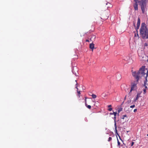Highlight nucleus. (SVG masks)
<instances>
[{
	"instance_id": "1",
	"label": "nucleus",
	"mask_w": 148,
	"mask_h": 148,
	"mask_svg": "<svg viewBox=\"0 0 148 148\" xmlns=\"http://www.w3.org/2000/svg\"><path fill=\"white\" fill-rule=\"evenodd\" d=\"M135 3L133 4L134 9L136 10H138V4L140 6L142 11V13L144 14L147 11V0H134Z\"/></svg>"
},
{
	"instance_id": "2",
	"label": "nucleus",
	"mask_w": 148,
	"mask_h": 148,
	"mask_svg": "<svg viewBox=\"0 0 148 148\" xmlns=\"http://www.w3.org/2000/svg\"><path fill=\"white\" fill-rule=\"evenodd\" d=\"M145 66H142L140 68L138 71H134L132 73V75L136 81L138 82L139 79L141 78L143 76L145 75L144 72Z\"/></svg>"
},
{
	"instance_id": "3",
	"label": "nucleus",
	"mask_w": 148,
	"mask_h": 148,
	"mask_svg": "<svg viewBox=\"0 0 148 148\" xmlns=\"http://www.w3.org/2000/svg\"><path fill=\"white\" fill-rule=\"evenodd\" d=\"M140 35L143 39H148V29L145 23H142L140 29Z\"/></svg>"
},
{
	"instance_id": "4",
	"label": "nucleus",
	"mask_w": 148,
	"mask_h": 148,
	"mask_svg": "<svg viewBox=\"0 0 148 148\" xmlns=\"http://www.w3.org/2000/svg\"><path fill=\"white\" fill-rule=\"evenodd\" d=\"M138 83V82L135 81L131 83V88L129 93H131L132 91L135 90L136 89V85Z\"/></svg>"
},
{
	"instance_id": "5",
	"label": "nucleus",
	"mask_w": 148,
	"mask_h": 148,
	"mask_svg": "<svg viewBox=\"0 0 148 148\" xmlns=\"http://www.w3.org/2000/svg\"><path fill=\"white\" fill-rule=\"evenodd\" d=\"M109 12L108 10L102 14V17L103 20L107 19L109 17Z\"/></svg>"
},
{
	"instance_id": "6",
	"label": "nucleus",
	"mask_w": 148,
	"mask_h": 148,
	"mask_svg": "<svg viewBox=\"0 0 148 148\" xmlns=\"http://www.w3.org/2000/svg\"><path fill=\"white\" fill-rule=\"evenodd\" d=\"M106 7L108 9L109 8H111L112 7V5L109 3H106Z\"/></svg>"
},
{
	"instance_id": "7",
	"label": "nucleus",
	"mask_w": 148,
	"mask_h": 148,
	"mask_svg": "<svg viewBox=\"0 0 148 148\" xmlns=\"http://www.w3.org/2000/svg\"><path fill=\"white\" fill-rule=\"evenodd\" d=\"M89 47L92 49V51L94 48V44L92 43H90L89 45Z\"/></svg>"
},
{
	"instance_id": "8",
	"label": "nucleus",
	"mask_w": 148,
	"mask_h": 148,
	"mask_svg": "<svg viewBox=\"0 0 148 148\" xmlns=\"http://www.w3.org/2000/svg\"><path fill=\"white\" fill-rule=\"evenodd\" d=\"M140 94H141V93H137V95H136V99L134 100V101H137L138 99V98L140 97Z\"/></svg>"
},
{
	"instance_id": "9",
	"label": "nucleus",
	"mask_w": 148,
	"mask_h": 148,
	"mask_svg": "<svg viewBox=\"0 0 148 148\" xmlns=\"http://www.w3.org/2000/svg\"><path fill=\"white\" fill-rule=\"evenodd\" d=\"M85 104L86 106L88 109H90L91 108V106L90 105H88L87 103H86V99L85 100Z\"/></svg>"
},
{
	"instance_id": "10",
	"label": "nucleus",
	"mask_w": 148,
	"mask_h": 148,
	"mask_svg": "<svg viewBox=\"0 0 148 148\" xmlns=\"http://www.w3.org/2000/svg\"><path fill=\"white\" fill-rule=\"evenodd\" d=\"M140 20L139 18H138V21L137 24V26L140 27Z\"/></svg>"
},
{
	"instance_id": "11",
	"label": "nucleus",
	"mask_w": 148,
	"mask_h": 148,
	"mask_svg": "<svg viewBox=\"0 0 148 148\" xmlns=\"http://www.w3.org/2000/svg\"><path fill=\"white\" fill-rule=\"evenodd\" d=\"M75 88L77 89V92L78 94V95L79 96V97H80V91H78V89L77 88V86H76Z\"/></svg>"
},
{
	"instance_id": "12",
	"label": "nucleus",
	"mask_w": 148,
	"mask_h": 148,
	"mask_svg": "<svg viewBox=\"0 0 148 148\" xmlns=\"http://www.w3.org/2000/svg\"><path fill=\"white\" fill-rule=\"evenodd\" d=\"M134 26L135 27V29H136V32H137V33H138V30L139 29V26H136V27L134 23Z\"/></svg>"
},
{
	"instance_id": "13",
	"label": "nucleus",
	"mask_w": 148,
	"mask_h": 148,
	"mask_svg": "<svg viewBox=\"0 0 148 148\" xmlns=\"http://www.w3.org/2000/svg\"><path fill=\"white\" fill-rule=\"evenodd\" d=\"M147 77L146 76L145 77V80L144 81V84H147Z\"/></svg>"
},
{
	"instance_id": "14",
	"label": "nucleus",
	"mask_w": 148,
	"mask_h": 148,
	"mask_svg": "<svg viewBox=\"0 0 148 148\" xmlns=\"http://www.w3.org/2000/svg\"><path fill=\"white\" fill-rule=\"evenodd\" d=\"M92 97L94 99L96 98L97 97V96L95 94H92Z\"/></svg>"
},
{
	"instance_id": "15",
	"label": "nucleus",
	"mask_w": 148,
	"mask_h": 148,
	"mask_svg": "<svg viewBox=\"0 0 148 148\" xmlns=\"http://www.w3.org/2000/svg\"><path fill=\"white\" fill-rule=\"evenodd\" d=\"M114 126H115V128L116 132L117 134V130H116V121H115V122H114Z\"/></svg>"
},
{
	"instance_id": "16",
	"label": "nucleus",
	"mask_w": 148,
	"mask_h": 148,
	"mask_svg": "<svg viewBox=\"0 0 148 148\" xmlns=\"http://www.w3.org/2000/svg\"><path fill=\"white\" fill-rule=\"evenodd\" d=\"M125 117H127V115H123L122 116V117H121V119H124Z\"/></svg>"
},
{
	"instance_id": "17",
	"label": "nucleus",
	"mask_w": 148,
	"mask_h": 148,
	"mask_svg": "<svg viewBox=\"0 0 148 148\" xmlns=\"http://www.w3.org/2000/svg\"><path fill=\"white\" fill-rule=\"evenodd\" d=\"M122 108H120L118 110V113H119L120 112L122 111Z\"/></svg>"
},
{
	"instance_id": "18",
	"label": "nucleus",
	"mask_w": 148,
	"mask_h": 148,
	"mask_svg": "<svg viewBox=\"0 0 148 148\" xmlns=\"http://www.w3.org/2000/svg\"><path fill=\"white\" fill-rule=\"evenodd\" d=\"M117 140L118 145L119 146L120 144V143L119 142V140L118 139V138L117 137Z\"/></svg>"
},
{
	"instance_id": "19",
	"label": "nucleus",
	"mask_w": 148,
	"mask_h": 148,
	"mask_svg": "<svg viewBox=\"0 0 148 148\" xmlns=\"http://www.w3.org/2000/svg\"><path fill=\"white\" fill-rule=\"evenodd\" d=\"M112 140V138L111 137H110L108 140V141L109 142L110 141Z\"/></svg>"
},
{
	"instance_id": "20",
	"label": "nucleus",
	"mask_w": 148,
	"mask_h": 148,
	"mask_svg": "<svg viewBox=\"0 0 148 148\" xmlns=\"http://www.w3.org/2000/svg\"><path fill=\"white\" fill-rule=\"evenodd\" d=\"M134 33H135V35H134V36L135 37H136V36H138V38L139 37V35L138 34V33H137V34L136 35V33H135V32Z\"/></svg>"
},
{
	"instance_id": "21",
	"label": "nucleus",
	"mask_w": 148,
	"mask_h": 148,
	"mask_svg": "<svg viewBox=\"0 0 148 148\" xmlns=\"http://www.w3.org/2000/svg\"><path fill=\"white\" fill-rule=\"evenodd\" d=\"M117 75L119 77V79H120L121 78V75L119 74H118Z\"/></svg>"
},
{
	"instance_id": "22",
	"label": "nucleus",
	"mask_w": 148,
	"mask_h": 148,
	"mask_svg": "<svg viewBox=\"0 0 148 148\" xmlns=\"http://www.w3.org/2000/svg\"><path fill=\"white\" fill-rule=\"evenodd\" d=\"M144 94H145L146 92V89H144L143 90Z\"/></svg>"
},
{
	"instance_id": "23",
	"label": "nucleus",
	"mask_w": 148,
	"mask_h": 148,
	"mask_svg": "<svg viewBox=\"0 0 148 148\" xmlns=\"http://www.w3.org/2000/svg\"><path fill=\"white\" fill-rule=\"evenodd\" d=\"M116 114L117 113L116 112H113V114L114 116H116Z\"/></svg>"
},
{
	"instance_id": "24",
	"label": "nucleus",
	"mask_w": 148,
	"mask_h": 148,
	"mask_svg": "<svg viewBox=\"0 0 148 148\" xmlns=\"http://www.w3.org/2000/svg\"><path fill=\"white\" fill-rule=\"evenodd\" d=\"M112 108H109L108 109V110L110 111H112Z\"/></svg>"
},
{
	"instance_id": "25",
	"label": "nucleus",
	"mask_w": 148,
	"mask_h": 148,
	"mask_svg": "<svg viewBox=\"0 0 148 148\" xmlns=\"http://www.w3.org/2000/svg\"><path fill=\"white\" fill-rule=\"evenodd\" d=\"M114 120V122H115V121H116V116H114L113 118Z\"/></svg>"
},
{
	"instance_id": "26",
	"label": "nucleus",
	"mask_w": 148,
	"mask_h": 148,
	"mask_svg": "<svg viewBox=\"0 0 148 148\" xmlns=\"http://www.w3.org/2000/svg\"><path fill=\"white\" fill-rule=\"evenodd\" d=\"M135 106V105H132V106H130V108H134Z\"/></svg>"
},
{
	"instance_id": "27",
	"label": "nucleus",
	"mask_w": 148,
	"mask_h": 148,
	"mask_svg": "<svg viewBox=\"0 0 148 148\" xmlns=\"http://www.w3.org/2000/svg\"><path fill=\"white\" fill-rule=\"evenodd\" d=\"M131 100L130 99L128 100L127 101V102L128 103H131Z\"/></svg>"
},
{
	"instance_id": "28",
	"label": "nucleus",
	"mask_w": 148,
	"mask_h": 148,
	"mask_svg": "<svg viewBox=\"0 0 148 148\" xmlns=\"http://www.w3.org/2000/svg\"><path fill=\"white\" fill-rule=\"evenodd\" d=\"M146 84H144V86L145 87V89L146 90L147 89V87L146 86Z\"/></svg>"
},
{
	"instance_id": "29",
	"label": "nucleus",
	"mask_w": 148,
	"mask_h": 148,
	"mask_svg": "<svg viewBox=\"0 0 148 148\" xmlns=\"http://www.w3.org/2000/svg\"><path fill=\"white\" fill-rule=\"evenodd\" d=\"M107 107H108V108H111V107H112V106H111V105H109Z\"/></svg>"
},
{
	"instance_id": "30",
	"label": "nucleus",
	"mask_w": 148,
	"mask_h": 148,
	"mask_svg": "<svg viewBox=\"0 0 148 148\" xmlns=\"http://www.w3.org/2000/svg\"><path fill=\"white\" fill-rule=\"evenodd\" d=\"M134 142H132L131 143V146H133V145H134Z\"/></svg>"
},
{
	"instance_id": "31",
	"label": "nucleus",
	"mask_w": 148,
	"mask_h": 148,
	"mask_svg": "<svg viewBox=\"0 0 148 148\" xmlns=\"http://www.w3.org/2000/svg\"><path fill=\"white\" fill-rule=\"evenodd\" d=\"M148 76V70L147 71V72L146 75V77H147Z\"/></svg>"
},
{
	"instance_id": "32",
	"label": "nucleus",
	"mask_w": 148,
	"mask_h": 148,
	"mask_svg": "<svg viewBox=\"0 0 148 148\" xmlns=\"http://www.w3.org/2000/svg\"><path fill=\"white\" fill-rule=\"evenodd\" d=\"M137 109H135L134 110V112H135L137 111Z\"/></svg>"
},
{
	"instance_id": "33",
	"label": "nucleus",
	"mask_w": 148,
	"mask_h": 148,
	"mask_svg": "<svg viewBox=\"0 0 148 148\" xmlns=\"http://www.w3.org/2000/svg\"><path fill=\"white\" fill-rule=\"evenodd\" d=\"M104 93H103L102 94V95H103V96L104 97H106V95H104L103 96V95H104Z\"/></svg>"
},
{
	"instance_id": "34",
	"label": "nucleus",
	"mask_w": 148,
	"mask_h": 148,
	"mask_svg": "<svg viewBox=\"0 0 148 148\" xmlns=\"http://www.w3.org/2000/svg\"><path fill=\"white\" fill-rule=\"evenodd\" d=\"M86 42H89V40H88V39L86 40Z\"/></svg>"
},
{
	"instance_id": "35",
	"label": "nucleus",
	"mask_w": 148,
	"mask_h": 148,
	"mask_svg": "<svg viewBox=\"0 0 148 148\" xmlns=\"http://www.w3.org/2000/svg\"><path fill=\"white\" fill-rule=\"evenodd\" d=\"M110 115H112V114H113V113H111V112L110 113Z\"/></svg>"
},
{
	"instance_id": "36",
	"label": "nucleus",
	"mask_w": 148,
	"mask_h": 148,
	"mask_svg": "<svg viewBox=\"0 0 148 148\" xmlns=\"http://www.w3.org/2000/svg\"><path fill=\"white\" fill-rule=\"evenodd\" d=\"M145 46H147V43L145 44Z\"/></svg>"
},
{
	"instance_id": "37",
	"label": "nucleus",
	"mask_w": 148,
	"mask_h": 148,
	"mask_svg": "<svg viewBox=\"0 0 148 148\" xmlns=\"http://www.w3.org/2000/svg\"><path fill=\"white\" fill-rule=\"evenodd\" d=\"M118 136H119V138L120 139V140H121V138H120V136H119V135H118Z\"/></svg>"
},
{
	"instance_id": "38",
	"label": "nucleus",
	"mask_w": 148,
	"mask_h": 148,
	"mask_svg": "<svg viewBox=\"0 0 148 148\" xmlns=\"http://www.w3.org/2000/svg\"><path fill=\"white\" fill-rule=\"evenodd\" d=\"M72 71L73 73H73V72H74V69H73V70H72Z\"/></svg>"
},
{
	"instance_id": "39",
	"label": "nucleus",
	"mask_w": 148,
	"mask_h": 148,
	"mask_svg": "<svg viewBox=\"0 0 148 148\" xmlns=\"http://www.w3.org/2000/svg\"><path fill=\"white\" fill-rule=\"evenodd\" d=\"M126 96L125 97V99H126Z\"/></svg>"
},
{
	"instance_id": "40",
	"label": "nucleus",
	"mask_w": 148,
	"mask_h": 148,
	"mask_svg": "<svg viewBox=\"0 0 148 148\" xmlns=\"http://www.w3.org/2000/svg\"><path fill=\"white\" fill-rule=\"evenodd\" d=\"M75 75H76V73H75Z\"/></svg>"
},
{
	"instance_id": "41",
	"label": "nucleus",
	"mask_w": 148,
	"mask_h": 148,
	"mask_svg": "<svg viewBox=\"0 0 148 148\" xmlns=\"http://www.w3.org/2000/svg\"><path fill=\"white\" fill-rule=\"evenodd\" d=\"M147 136H148V134L147 135Z\"/></svg>"
},
{
	"instance_id": "42",
	"label": "nucleus",
	"mask_w": 148,
	"mask_h": 148,
	"mask_svg": "<svg viewBox=\"0 0 148 148\" xmlns=\"http://www.w3.org/2000/svg\"><path fill=\"white\" fill-rule=\"evenodd\" d=\"M75 82H77V80H75Z\"/></svg>"
},
{
	"instance_id": "43",
	"label": "nucleus",
	"mask_w": 148,
	"mask_h": 148,
	"mask_svg": "<svg viewBox=\"0 0 148 148\" xmlns=\"http://www.w3.org/2000/svg\"><path fill=\"white\" fill-rule=\"evenodd\" d=\"M77 83L76 84V85H77Z\"/></svg>"
}]
</instances>
